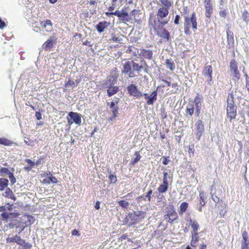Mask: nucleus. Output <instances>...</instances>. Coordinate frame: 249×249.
Here are the masks:
<instances>
[{"mask_svg": "<svg viewBox=\"0 0 249 249\" xmlns=\"http://www.w3.org/2000/svg\"><path fill=\"white\" fill-rule=\"evenodd\" d=\"M168 9L166 8L160 7L157 13V21H155L154 28L155 30H161L163 26L168 23V20H164L163 18L168 15Z\"/></svg>", "mask_w": 249, "mask_h": 249, "instance_id": "1", "label": "nucleus"}, {"mask_svg": "<svg viewBox=\"0 0 249 249\" xmlns=\"http://www.w3.org/2000/svg\"><path fill=\"white\" fill-rule=\"evenodd\" d=\"M19 215L18 213H1L0 216L2 219L3 221H5L6 222H9L8 225H6L7 227H9L10 229H13L17 223L16 222L18 218Z\"/></svg>", "mask_w": 249, "mask_h": 249, "instance_id": "2", "label": "nucleus"}, {"mask_svg": "<svg viewBox=\"0 0 249 249\" xmlns=\"http://www.w3.org/2000/svg\"><path fill=\"white\" fill-rule=\"evenodd\" d=\"M227 102V116L231 120L234 119L236 115V107L234 104L233 95L231 93L229 95Z\"/></svg>", "mask_w": 249, "mask_h": 249, "instance_id": "3", "label": "nucleus"}, {"mask_svg": "<svg viewBox=\"0 0 249 249\" xmlns=\"http://www.w3.org/2000/svg\"><path fill=\"white\" fill-rule=\"evenodd\" d=\"M184 25L186 33L189 31L191 26L193 29H196L197 28L196 18L195 12L192 14L191 17L187 16L185 17Z\"/></svg>", "mask_w": 249, "mask_h": 249, "instance_id": "4", "label": "nucleus"}, {"mask_svg": "<svg viewBox=\"0 0 249 249\" xmlns=\"http://www.w3.org/2000/svg\"><path fill=\"white\" fill-rule=\"evenodd\" d=\"M35 218L29 215L25 214L20 218L19 222L20 231H22L26 227L30 226L35 222Z\"/></svg>", "mask_w": 249, "mask_h": 249, "instance_id": "5", "label": "nucleus"}, {"mask_svg": "<svg viewBox=\"0 0 249 249\" xmlns=\"http://www.w3.org/2000/svg\"><path fill=\"white\" fill-rule=\"evenodd\" d=\"M67 120L70 125L73 123L80 125L81 123V115L76 112H70L67 116Z\"/></svg>", "mask_w": 249, "mask_h": 249, "instance_id": "6", "label": "nucleus"}, {"mask_svg": "<svg viewBox=\"0 0 249 249\" xmlns=\"http://www.w3.org/2000/svg\"><path fill=\"white\" fill-rule=\"evenodd\" d=\"M128 92L130 96L136 98H140L143 96V94L140 90L138 86L131 84L127 87Z\"/></svg>", "mask_w": 249, "mask_h": 249, "instance_id": "7", "label": "nucleus"}, {"mask_svg": "<svg viewBox=\"0 0 249 249\" xmlns=\"http://www.w3.org/2000/svg\"><path fill=\"white\" fill-rule=\"evenodd\" d=\"M196 130L195 132L196 139L199 141L204 131V126L202 124V122L201 120L197 121L196 123Z\"/></svg>", "mask_w": 249, "mask_h": 249, "instance_id": "8", "label": "nucleus"}, {"mask_svg": "<svg viewBox=\"0 0 249 249\" xmlns=\"http://www.w3.org/2000/svg\"><path fill=\"white\" fill-rule=\"evenodd\" d=\"M110 14L117 15L118 17L122 18L123 20L127 21H129L131 19L129 15L125 9H123L122 11H116L114 13H110Z\"/></svg>", "mask_w": 249, "mask_h": 249, "instance_id": "9", "label": "nucleus"}, {"mask_svg": "<svg viewBox=\"0 0 249 249\" xmlns=\"http://www.w3.org/2000/svg\"><path fill=\"white\" fill-rule=\"evenodd\" d=\"M56 38L54 37L53 38L50 37L46 41H45L43 45V48L45 51H48L50 48H52L53 44L56 42Z\"/></svg>", "mask_w": 249, "mask_h": 249, "instance_id": "10", "label": "nucleus"}, {"mask_svg": "<svg viewBox=\"0 0 249 249\" xmlns=\"http://www.w3.org/2000/svg\"><path fill=\"white\" fill-rule=\"evenodd\" d=\"M119 98H115V100H113L111 103L110 104V108H112V114L113 117L111 118V120H113V118H115L117 116V114L118 113V107H116V105L118 104Z\"/></svg>", "mask_w": 249, "mask_h": 249, "instance_id": "11", "label": "nucleus"}, {"mask_svg": "<svg viewBox=\"0 0 249 249\" xmlns=\"http://www.w3.org/2000/svg\"><path fill=\"white\" fill-rule=\"evenodd\" d=\"M131 62H127L124 65L123 67V70L122 71L123 73H127L129 72V76L130 77L135 76L136 75L133 73V71H131Z\"/></svg>", "mask_w": 249, "mask_h": 249, "instance_id": "12", "label": "nucleus"}, {"mask_svg": "<svg viewBox=\"0 0 249 249\" xmlns=\"http://www.w3.org/2000/svg\"><path fill=\"white\" fill-rule=\"evenodd\" d=\"M194 102L196 104V109L195 113L196 114V116H198L200 113L201 100L198 96H196L194 99Z\"/></svg>", "mask_w": 249, "mask_h": 249, "instance_id": "13", "label": "nucleus"}, {"mask_svg": "<svg viewBox=\"0 0 249 249\" xmlns=\"http://www.w3.org/2000/svg\"><path fill=\"white\" fill-rule=\"evenodd\" d=\"M199 239V236L198 232H191V245L193 247H196L197 245Z\"/></svg>", "mask_w": 249, "mask_h": 249, "instance_id": "14", "label": "nucleus"}, {"mask_svg": "<svg viewBox=\"0 0 249 249\" xmlns=\"http://www.w3.org/2000/svg\"><path fill=\"white\" fill-rule=\"evenodd\" d=\"M242 240L241 243V249H249V240L247 234H243L242 235Z\"/></svg>", "mask_w": 249, "mask_h": 249, "instance_id": "15", "label": "nucleus"}, {"mask_svg": "<svg viewBox=\"0 0 249 249\" xmlns=\"http://www.w3.org/2000/svg\"><path fill=\"white\" fill-rule=\"evenodd\" d=\"M230 69L231 72H233V76L237 77L239 76V72L237 70V65L234 60H231L230 63Z\"/></svg>", "mask_w": 249, "mask_h": 249, "instance_id": "16", "label": "nucleus"}, {"mask_svg": "<svg viewBox=\"0 0 249 249\" xmlns=\"http://www.w3.org/2000/svg\"><path fill=\"white\" fill-rule=\"evenodd\" d=\"M124 3V0H112L111 6H110V11L121 6Z\"/></svg>", "mask_w": 249, "mask_h": 249, "instance_id": "17", "label": "nucleus"}, {"mask_svg": "<svg viewBox=\"0 0 249 249\" xmlns=\"http://www.w3.org/2000/svg\"><path fill=\"white\" fill-rule=\"evenodd\" d=\"M3 196L5 197L10 198L13 200L14 201H15L16 200V197L15 196L12 191L10 188L8 187H7L5 189L4 195H3Z\"/></svg>", "mask_w": 249, "mask_h": 249, "instance_id": "18", "label": "nucleus"}, {"mask_svg": "<svg viewBox=\"0 0 249 249\" xmlns=\"http://www.w3.org/2000/svg\"><path fill=\"white\" fill-rule=\"evenodd\" d=\"M131 62V66H132L133 68V71H135L138 73L139 71H141L142 69L144 68L145 66L146 65L145 64L143 63V64H142L141 65H139V64H137L134 61H132Z\"/></svg>", "mask_w": 249, "mask_h": 249, "instance_id": "19", "label": "nucleus"}, {"mask_svg": "<svg viewBox=\"0 0 249 249\" xmlns=\"http://www.w3.org/2000/svg\"><path fill=\"white\" fill-rule=\"evenodd\" d=\"M157 92L156 91L152 92V93L149 96V97L146 102L147 104L148 105H153L157 100Z\"/></svg>", "mask_w": 249, "mask_h": 249, "instance_id": "20", "label": "nucleus"}, {"mask_svg": "<svg viewBox=\"0 0 249 249\" xmlns=\"http://www.w3.org/2000/svg\"><path fill=\"white\" fill-rule=\"evenodd\" d=\"M178 218V215L176 212L175 211L169 212L167 214L164 215L165 219H171L170 223H172L175 220Z\"/></svg>", "mask_w": 249, "mask_h": 249, "instance_id": "21", "label": "nucleus"}, {"mask_svg": "<svg viewBox=\"0 0 249 249\" xmlns=\"http://www.w3.org/2000/svg\"><path fill=\"white\" fill-rule=\"evenodd\" d=\"M9 180L5 178H0V191H4L8 186Z\"/></svg>", "mask_w": 249, "mask_h": 249, "instance_id": "22", "label": "nucleus"}, {"mask_svg": "<svg viewBox=\"0 0 249 249\" xmlns=\"http://www.w3.org/2000/svg\"><path fill=\"white\" fill-rule=\"evenodd\" d=\"M80 82L79 80H75L74 81L71 79H69V81L65 84V87L67 88H73L77 85Z\"/></svg>", "mask_w": 249, "mask_h": 249, "instance_id": "23", "label": "nucleus"}, {"mask_svg": "<svg viewBox=\"0 0 249 249\" xmlns=\"http://www.w3.org/2000/svg\"><path fill=\"white\" fill-rule=\"evenodd\" d=\"M189 223L192 229L191 232H198V230L199 228L198 223L196 221L192 219L190 220Z\"/></svg>", "mask_w": 249, "mask_h": 249, "instance_id": "24", "label": "nucleus"}, {"mask_svg": "<svg viewBox=\"0 0 249 249\" xmlns=\"http://www.w3.org/2000/svg\"><path fill=\"white\" fill-rule=\"evenodd\" d=\"M13 210V204H10L9 203H7L6 205L0 207V212L2 213H8V212H11Z\"/></svg>", "mask_w": 249, "mask_h": 249, "instance_id": "25", "label": "nucleus"}, {"mask_svg": "<svg viewBox=\"0 0 249 249\" xmlns=\"http://www.w3.org/2000/svg\"><path fill=\"white\" fill-rule=\"evenodd\" d=\"M20 238H21L20 236L16 235L12 237H8L6 238V242L7 243H16L17 244H18V243L19 242Z\"/></svg>", "mask_w": 249, "mask_h": 249, "instance_id": "26", "label": "nucleus"}, {"mask_svg": "<svg viewBox=\"0 0 249 249\" xmlns=\"http://www.w3.org/2000/svg\"><path fill=\"white\" fill-rule=\"evenodd\" d=\"M212 68L211 66H207L205 67L203 73L204 76L211 78L212 76Z\"/></svg>", "mask_w": 249, "mask_h": 249, "instance_id": "27", "label": "nucleus"}, {"mask_svg": "<svg viewBox=\"0 0 249 249\" xmlns=\"http://www.w3.org/2000/svg\"><path fill=\"white\" fill-rule=\"evenodd\" d=\"M188 203L185 202H182L179 207V209L178 210V213L179 214H183L188 208Z\"/></svg>", "mask_w": 249, "mask_h": 249, "instance_id": "28", "label": "nucleus"}, {"mask_svg": "<svg viewBox=\"0 0 249 249\" xmlns=\"http://www.w3.org/2000/svg\"><path fill=\"white\" fill-rule=\"evenodd\" d=\"M205 8V16L207 18H210L213 12V5H206Z\"/></svg>", "mask_w": 249, "mask_h": 249, "instance_id": "29", "label": "nucleus"}, {"mask_svg": "<svg viewBox=\"0 0 249 249\" xmlns=\"http://www.w3.org/2000/svg\"><path fill=\"white\" fill-rule=\"evenodd\" d=\"M40 25L43 29L46 28L48 26L50 27V30L52 29L53 24L52 21L47 19L45 21H42L40 22Z\"/></svg>", "mask_w": 249, "mask_h": 249, "instance_id": "30", "label": "nucleus"}, {"mask_svg": "<svg viewBox=\"0 0 249 249\" xmlns=\"http://www.w3.org/2000/svg\"><path fill=\"white\" fill-rule=\"evenodd\" d=\"M18 245L23 247L24 249H30L32 248V245L29 243L26 242L23 239L20 238Z\"/></svg>", "mask_w": 249, "mask_h": 249, "instance_id": "31", "label": "nucleus"}, {"mask_svg": "<svg viewBox=\"0 0 249 249\" xmlns=\"http://www.w3.org/2000/svg\"><path fill=\"white\" fill-rule=\"evenodd\" d=\"M97 31L102 33L104 31L105 29L107 27L106 22H100L96 26Z\"/></svg>", "mask_w": 249, "mask_h": 249, "instance_id": "32", "label": "nucleus"}, {"mask_svg": "<svg viewBox=\"0 0 249 249\" xmlns=\"http://www.w3.org/2000/svg\"><path fill=\"white\" fill-rule=\"evenodd\" d=\"M168 186L163 184H161L159 187L157 188V190L160 194H164L166 193L168 188Z\"/></svg>", "mask_w": 249, "mask_h": 249, "instance_id": "33", "label": "nucleus"}, {"mask_svg": "<svg viewBox=\"0 0 249 249\" xmlns=\"http://www.w3.org/2000/svg\"><path fill=\"white\" fill-rule=\"evenodd\" d=\"M135 155L136 156V158L134 159H132L130 162V163L133 165L137 163L140 160L142 157L139 152L138 151L135 152Z\"/></svg>", "mask_w": 249, "mask_h": 249, "instance_id": "34", "label": "nucleus"}, {"mask_svg": "<svg viewBox=\"0 0 249 249\" xmlns=\"http://www.w3.org/2000/svg\"><path fill=\"white\" fill-rule=\"evenodd\" d=\"M161 4V7L169 9L172 5L171 2L168 0H160Z\"/></svg>", "mask_w": 249, "mask_h": 249, "instance_id": "35", "label": "nucleus"}, {"mask_svg": "<svg viewBox=\"0 0 249 249\" xmlns=\"http://www.w3.org/2000/svg\"><path fill=\"white\" fill-rule=\"evenodd\" d=\"M142 53L143 57L148 59H151L153 55V52L150 50H143Z\"/></svg>", "mask_w": 249, "mask_h": 249, "instance_id": "36", "label": "nucleus"}, {"mask_svg": "<svg viewBox=\"0 0 249 249\" xmlns=\"http://www.w3.org/2000/svg\"><path fill=\"white\" fill-rule=\"evenodd\" d=\"M25 161L29 165V166L24 167L25 170L27 171L31 170L32 168L35 165V163L30 159H26Z\"/></svg>", "mask_w": 249, "mask_h": 249, "instance_id": "37", "label": "nucleus"}, {"mask_svg": "<svg viewBox=\"0 0 249 249\" xmlns=\"http://www.w3.org/2000/svg\"><path fill=\"white\" fill-rule=\"evenodd\" d=\"M166 67L171 70H173L175 67V64L171 59H167L165 61Z\"/></svg>", "mask_w": 249, "mask_h": 249, "instance_id": "38", "label": "nucleus"}, {"mask_svg": "<svg viewBox=\"0 0 249 249\" xmlns=\"http://www.w3.org/2000/svg\"><path fill=\"white\" fill-rule=\"evenodd\" d=\"M13 142L9 140L1 138H0V144L5 146H10L12 144Z\"/></svg>", "mask_w": 249, "mask_h": 249, "instance_id": "39", "label": "nucleus"}, {"mask_svg": "<svg viewBox=\"0 0 249 249\" xmlns=\"http://www.w3.org/2000/svg\"><path fill=\"white\" fill-rule=\"evenodd\" d=\"M195 110L194 105L193 104H188L186 108V113L192 116Z\"/></svg>", "mask_w": 249, "mask_h": 249, "instance_id": "40", "label": "nucleus"}, {"mask_svg": "<svg viewBox=\"0 0 249 249\" xmlns=\"http://www.w3.org/2000/svg\"><path fill=\"white\" fill-rule=\"evenodd\" d=\"M160 35L162 38L166 39L167 40H169V37L170 36L169 33L165 29H163L161 31V32L160 33Z\"/></svg>", "mask_w": 249, "mask_h": 249, "instance_id": "41", "label": "nucleus"}, {"mask_svg": "<svg viewBox=\"0 0 249 249\" xmlns=\"http://www.w3.org/2000/svg\"><path fill=\"white\" fill-rule=\"evenodd\" d=\"M135 216L140 218H144L146 215V213L142 211H135L134 212Z\"/></svg>", "mask_w": 249, "mask_h": 249, "instance_id": "42", "label": "nucleus"}, {"mask_svg": "<svg viewBox=\"0 0 249 249\" xmlns=\"http://www.w3.org/2000/svg\"><path fill=\"white\" fill-rule=\"evenodd\" d=\"M119 205L124 209H127L129 206V203L125 200H122L118 202Z\"/></svg>", "mask_w": 249, "mask_h": 249, "instance_id": "43", "label": "nucleus"}, {"mask_svg": "<svg viewBox=\"0 0 249 249\" xmlns=\"http://www.w3.org/2000/svg\"><path fill=\"white\" fill-rule=\"evenodd\" d=\"M119 90L118 87H111L110 85V96L116 93Z\"/></svg>", "mask_w": 249, "mask_h": 249, "instance_id": "44", "label": "nucleus"}, {"mask_svg": "<svg viewBox=\"0 0 249 249\" xmlns=\"http://www.w3.org/2000/svg\"><path fill=\"white\" fill-rule=\"evenodd\" d=\"M199 196L200 198V204L201 206H203L205 204V202H204L205 195L203 192H201L199 194Z\"/></svg>", "mask_w": 249, "mask_h": 249, "instance_id": "45", "label": "nucleus"}, {"mask_svg": "<svg viewBox=\"0 0 249 249\" xmlns=\"http://www.w3.org/2000/svg\"><path fill=\"white\" fill-rule=\"evenodd\" d=\"M152 193V190L150 189L149 191L147 193L145 197L143 198V200H145L146 198L148 199V201H150L151 199V194Z\"/></svg>", "mask_w": 249, "mask_h": 249, "instance_id": "46", "label": "nucleus"}, {"mask_svg": "<svg viewBox=\"0 0 249 249\" xmlns=\"http://www.w3.org/2000/svg\"><path fill=\"white\" fill-rule=\"evenodd\" d=\"M49 181L53 183H56L58 182L57 179L54 177L52 174L49 177Z\"/></svg>", "mask_w": 249, "mask_h": 249, "instance_id": "47", "label": "nucleus"}, {"mask_svg": "<svg viewBox=\"0 0 249 249\" xmlns=\"http://www.w3.org/2000/svg\"><path fill=\"white\" fill-rule=\"evenodd\" d=\"M0 173L1 174H6L7 175H9L11 172L9 171V169L5 167L1 168L0 169Z\"/></svg>", "mask_w": 249, "mask_h": 249, "instance_id": "48", "label": "nucleus"}, {"mask_svg": "<svg viewBox=\"0 0 249 249\" xmlns=\"http://www.w3.org/2000/svg\"><path fill=\"white\" fill-rule=\"evenodd\" d=\"M9 178H10V181H11V183L12 184H14L15 183H16V178H15L13 174L12 173H11L10 174H9Z\"/></svg>", "mask_w": 249, "mask_h": 249, "instance_id": "49", "label": "nucleus"}, {"mask_svg": "<svg viewBox=\"0 0 249 249\" xmlns=\"http://www.w3.org/2000/svg\"><path fill=\"white\" fill-rule=\"evenodd\" d=\"M227 11L226 10H220L219 12V15L221 18H225L227 15Z\"/></svg>", "mask_w": 249, "mask_h": 249, "instance_id": "50", "label": "nucleus"}, {"mask_svg": "<svg viewBox=\"0 0 249 249\" xmlns=\"http://www.w3.org/2000/svg\"><path fill=\"white\" fill-rule=\"evenodd\" d=\"M117 181L116 176L113 175H110V184L114 183Z\"/></svg>", "mask_w": 249, "mask_h": 249, "instance_id": "51", "label": "nucleus"}, {"mask_svg": "<svg viewBox=\"0 0 249 249\" xmlns=\"http://www.w3.org/2000/svg\"><path fill=\"white\" fill-rule=\"evenodd\" d=\"M163 178L172 180V177L170 175H169L167 172H164L163 173Z\"/></svg>", "mask_w": 249, "mask_h": 249, "instance_id": "52", "label": "nucleus"}, {"mask_svg": "<svg viewBox=\"0 0 249 249\" xmlns=\"http://www.w3.org/2000/svg\"><path fill=\"white\" fill-rule=\"evenodd\" d=\"M163 178L172 180V177L170 175H169L167 172H164L163 173Z\"/></svg>", "mask_w": 249, "mask_h": 249, "instance_id": "53", "label": "nucleus"}, {"mask_svg": "<svg viewBox=\"0 0 249 249\" xmlns=\"http://www.w3.org/2000/svg\"><path fill=\"white\" fill-rule=\"evenodd\" d=\"M172 180L166 179V178H163V182H162V184L169 186V182H172Z\"/></svg>", "mask_w": 249, "mask_h": 249, "instance_id": "54", "label": "nucleus"}, {"mask_svg": "<svg viewBox=\"0 0 249 249\" xmlns=\"http://www.w3.org/2000/svg\"><path fill=\"white\" fill-rule=\"evenodd\" d=\"M6 26V24L0 17V29H3Z\"/></svg>", "mask_w": 249, "mask_h": 249, "instance_id": "55", "label": "nucleus"}, {"mask_svg": "<svg viewBox=\"0 0 249 249\" xmlns=\"http://www.w3.org/2000/svg\"><path fill=\"white\" fill-rule=\"evenodd\" d=\"M83 45H88L89 47H91L93 45L91 43L90 41H89L88 40H86L82 43Z\"/></svg>", "mask_w": 249, "mask_h": 249, "instance_id": "56", "label": "nucleus"}, {"mask_svg": "<svg viewBox=\"0 0 249 249\" xmlns=\"http://www.w3.org/2000/svg\"><path fill=\"white\" fill-rule=\"evenodd\" d=\"M50 175H51V173L50 171H49L48 172H44L41 174L40 176L41 177H49Z\"/></svg>", "mask_w": 249, "mask_h": 249, "instance_id": "57", "label": "nucleus"}, {"mask_svg": "<svg viewBox=\"0 0 249 249\" xmlns=\"http://www.w3.org/2000/svg\"><path fill=\"white\" fill-rule=\"evenodd\" d=\"M36 117L38 120H40L42 119L41 117V114L39 112H36Z\"/></svg>", "mask_w": 249, "mask_h": 249, "instance_id": "58", "label": "nucleus"}, {"mask_svg": "<svg viewBox=\"0 0 249 249\" xmlns=\"http://www.w3.org/2000/svg\"><path fill=\"white\" fill-rule=\"evenodd\" d=\"M169 162V160H167V159L165 157H163L162 163L164 165H167Z\"/></svg>", "mask_w": 249, "mask_h": 249, "instance_id": "59", "label": "nucleus"}, {"mask_svg": "<svg viewBox=\"0 0 249 249\" xmlns=\"http://www.w3.org/2000/svg\"><path fill=\"white\" fill-rule=\"evenodd\" d=\"M189 153H192L193 155L194 153V146L193 145H189Z\"/></svg>", "mask_w": 249, "mask_h": 249, "instance_id": "60", "label": "nucleus"}, {"mask_svg": "<svg viewBox=\"0 0 249 249\" xmlns=\"http://www.w3.org/2000/svg\"><path fill=\"white\" fill-rule=\"evenodd\" d=\"M71 234H72V235H74V236H75V235H77V236L80 235L79 231L77 230H76V229H74V230H73L72 231Z\"/></svg>", "mask_w": 249, "mask_h": 249, "instance_id": "61", "label": "nucleus"}, {"mask_svg": "<svg viewBox=\"0 0 249 249\" xmlns=\"http://www.w3.org/2000/svg\"><path fill=\"white\" fill-rule=\"evenodd\" d=\"M179 18H180V17L178 15H177L176 16V18H175V21H174V23L176 24H178V22H179Z\"/></svg>", "mask_w": 249, "mask_h": 249, "instance_id": "62", "label": "nucleus"}, {"mask_svg": "<svg viewBox=\"0 0 249 249\" xmlns=\"http://www.w3.org/2000/svg\"><path fill=\"white\" fill-rule=\"evenodd\" d=\"M211 0H204V6L212 5Z\"/></svg>", "mask_w": 249, "mask_h": 249, "instance_id": "63", "label": "nucleus"}, {"mask_svg": "<svg viewBox=\"0 0 249 249\" xmlns=\"http://www.w3.org/2000/svg\"><path fill=\"white\" fill-rule=\"evenodd\" d=\"M100 202L97 201L95 205V208L97 210H99L100 209Z\"/></svg>", "mask_w": 249, "mask_h": 249, "instance_id": "64", "label": "nucleus"}]
</instances>
